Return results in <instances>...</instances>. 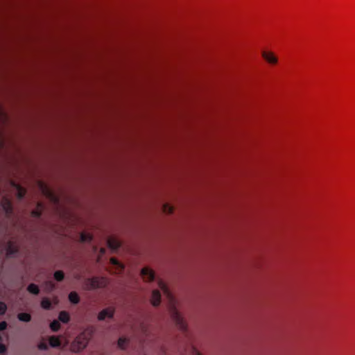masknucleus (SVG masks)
Masks as SVG:
<instances>
[{"mask_svg":"<svg viewBox=\"0 0 355 355\" xmlns=\"http://www.w3.org/2000/svg\"><path fill=\"white\" fill-rule=\"evenodd\" d=\"M158 284L161 290L163 291L164 295L168 299L170 304V311L172 317L174 318V320H175L177 323L180 325L181 328H184V326L182 322V319L180 314L176 311L175 308L174 307L173 297L171 293L170 292L167 286L164 282L159 281Z\"/></svg>","mask_w":355,"mask_h":355,"instance_id":"f257e3e1","label":"nucleus"},{"mask_svg":"<svg viewBox=\"0 0 355 355\" xmlns=\"http://www.w3.org/2000/svg\"><path fill=\"white\" fill-rule=\"evenodd\" d=\"M89 338L85 333L78 336L70 345V350L73 352H79L87 346Z\"/></svg>","mask_w":355,"mask_h":355,"instance_id":"f03ea898","label":"nucleus"},{"mask_svg":"<svg viewBox=\"0 0 355 355\" xmlns=\"http://www.w3.org/2000/svg\"><path fill=\"white\" fill-rule=\"evenodd\" d=\"M38 187L42 191V193L53 202H57L58 199L57 196L53 193L51 189L44 182L40 181L38 182Z\"/></svg>","mask_w":355,"mask_h":355,"instance_id":"7ed1b4c3","label":"nucleus"},{"mask_svg":"<svg viewBox=\"0 0 355 355\" xmlns=\"http://www.w3.org/2000/svg\"><path fill=\"white\" fill-rule=\"evenodd\" d=\"M262 58L266 62L272 65H275L278 62V58L274 52L264 50L261 53Z\"/></svg>","mask_w":355,"mask_h":355,"instance_id":"20e7f679","label":"nucleus"},{"mask_svg":"<svg viewBox=\"0 0 355 355\" xmlns=\"http://www.w3.org/2000/svg\"><path fill=\"white\" fill-rule=\"evenodd\" d=\"M141 275L146 282H150L154 279V272L149 268H144L141 271Z\"/></svg>","mask_w":355,"mask_h":355,"instance_id":"39448f33","label":"nucleus"},{"mask_svg":"<svg viewBox=\"0 0 355 355\" xmlns=\"http://www.w3.org/2000/svg\"><path fill=\"white\" fill-rule=\"evenodd\" d=\"M110 263L112 264L113 267L110 269V272L112 273H120L123 269V266L119 263L116 259L111 258Z\"/></svg>","mask_w":355,"mask_h":355,"instance_id":"423d86ee","label":"nucleus"},{"mask_svg":"<svg viewBox=\"0 0 355 355\" xmlns=\"http://www.w3.org/2000/svg\"><path fill=\"white\" fill-rule=\"evenodd\" d=\"M105 284L106 279L104 278L94 277L90 280V286L93 288L103 287Z\"/></svg>","mask_w":355,"mask_h":355,"instance_id":"0eeeda50","label":"nucleus"},{"mask_svg":"<svg viewBox=\"0 0 355 355\" xmlns=\"http://www.w3.org/2000/svg\"><path fill=\"white\" fill-rule=\"evenodd\" d=\"M114 315V309L108 308L101 311L98 315V320H104L106 318H112Z\"/></svg>","mask_w":355,"mask_h":355,"instance_id":"6e6552de","label":"nucleus"},{"mask_svg":"<svg viewBox=\"0 0 355 355\" xmlns=\"http://www.w3.org/2000/svg\"><path fill=\"white\" fill-rule=\"evenodd\" d=\"M107 244H108V246L113 249V250H115L116 248H118L119 246H120V241L118 239L117 237L116 236H110L109 237V239H107Z\"/></svg>","mask_w":355,"mask_h":355,"instance_id":"1a4fd4ad","label":"nucleus"},{"mask_svg":"<svg viewBox=\"0 0 355 355\" xmlns=\"http://www.w3.org/2000/svg\"><path fill=\"white\" fill-rule=\"evenodd\" d=\"M161 295L158 291L155 290L153 291L151 297V304L153 306H157L160 303Z\"/></svg>","mask_w":355,"mask_h":355,"instance_id":"9d476101","label":"nucleus"},{"mask_svg":"<svg viewBox=\"0 0 355 355\" xmlns=\"http://www.w3.org/2000/svg\"><path fill=\"white\" fill-rule=\"evenodd\" d=\"M17 245L16 243L13 242H9L8 244L7 250H6V254L7 255L12 254V253L17 251Z\"/></svg>","mask_w":355,"mask_h":355,"instance_id":"9b49d317","label":"nucleus"},{"mask_svg":"<svg viewBox=\"0 0 355 355\" xmlns=\"http://www.w3.org/2000/svg\"><path fill=\"white\" fill-rule=\"evenodd\" d=\"M49 345L53 347H59L61 344L59 338L54 336L49 337Z\"/></svg>","mask_w":355,"mask_h":355,"instance_id":"f8f14e48","label":"nucleus"},{"mask_svg":"<svg viewBox=\"0 0 355 355\" xmlns=\"http://www.w3.org/2000/svg\"><path fill=\"white\" fill-rule=\"evenodd\" d=\"M69 300L73 304H77L79 302L78 295L76 292H71L69 295Z\"/></svg>","mask_w":355,"mask_h":355,"instance_id":"ddd939ff","label":"nucleus"},{"mask_svg":"<svg viewBox=\"0 0 355 355\" xmlns=\"http://www.w3.org/2000/svg\"><path fill=\"white\" fill-rule=\"evenodd\" d=\"M59 320L62 322H68L69 320V315L66 311H61L59 314Z\"/></svg>","mask_w":355,"mask_h":355,"instance_id":"4468645a","label":"nucleus"},{"mask_svg":"<svg viewBox=\"0 0 355 355\" xmlns=\"http://www.w3.org/2000/svg\"><path fill=\"white\" fill-rule=\"evenodd\" d=\"M17 318L21 321L28 322L31 320V315L26 313H19Z\"/></svg>","mask_w":355,"mask_h":355,"instance_id":"2eb2a0df","label":"nucleus"},{"mask_svg":"<svg viewBox=\"0 0 355 355\" xmlns=\"http://www.w3.org/2000/svg\"><path fill=\"white\" fill-rule=\"evenodd\" d=\"M128 344V340L124 338H120L118 340V346L119 348L124 349Z\"/></svg>","mask_w":355,"mask_h":355,"instance_id":"dca6fc26","label":"nucleus"},{"mask_svg":"<svg viewBox=\"0 0 355 355\" xmlns=\"http://www.w3.org/2000/svg\"><path fill=\"white\" fill-rule=\"evenodd\" d=\"M28 291L33 294H37L39 293L38 286L34 284H31L28 286Z\"/></svg>","mask_w":355,"mask_h":355,"instance_id":"f3484780","label":"nucleus"},{"mask_svg":"<svg viewBox=\"0 0 355 355\" xmlns=\"http://www.w3.org/2000/svg\"><path fill=\"white\" fill-rule=\"evenodd\" d=\"M42 205L41 203H38L37 209L32 211V215L34 216H39L42 213Z\"/></svg>","mask_w":355,"mask_h":355,"instance_id":"a211bd4d","label":"nucleus"},{"mask_svg":"<svg viewBox=\"0 0 355 355\" xmlns=\"http://www.w3.org/2000/svg\"><path fill=\"white\" fill-rule=\"evenodd\" d=\"M60 322L58 320H53L50 324V328L53 331H58L60 329Z\"/></svg>","mask_w":355,"mask_h":355,"instance_id":"6ab92c4d","label":"nucleus"},{"mask_svg":"<svg viewBox=\"0 0 355 355\" xmlns=\"http://www.w3.org/2000/svg\"><path fill=\"white\" fill-rule=\"evenodd\" d=\"M81 240L83 241H90L92 239V235L89 232H84L81 234Z\"/></svg>","mask_w":355,"mask_h":355,"instance_id":"aec40b11","label":"nucleus"},{"mask_svg":"<svg viewBox=\"0 0 355 355\" xmlns=\"http://www.w3.org/2000/svg\"><path fill=\"white\" fill-rule=\"evenodd\" d=\"M41 306L45 309H48L51 307V302L48 299H43L41 302Z\"/></svg>","mask_w":355,"mask_h":355,"instance_id":"412c9836","label":"nucleus"},{"mask_svg":"<svg viewBox=\"0 0 355 355\" xmlns=\"http://www.w3.org/2000/svg\"><path fill=\"white\" fill-rule=\"evenodd\" d=\"M54 277L57 281H61L64 278V273L61 270H58L54 273Z\"/></svg>","mask_w":355,"mask_h":355,"instance_id":"4be33fe9","label":"nucleus"},{"mask_svg":"<svg viewBox=\"0 0 355 355\" xmlns=\"http://www.w3.org/2000/svg\"><path fill=\"white\" fill-rule=\"evenodd\" d=\"M17 190V195L19 198L23 197L26 194V190L23 187H20L19 185H16Z\"/></svg>","mask_w":355,"mask_h":355,"instance_id":"5701e85b","label":"nucleus"},{"mask_svg":"<svg viewBox=\"0 0 355 355\" xmlns=\"http://www.w3.org/2000/svg\"><path fill=\"white\" fill-rule=\"evenodd\" d=\"M173 207L168 204H165L163 206V211L166 214L172 213Z\"/></svg>","mask_w":355,"mask_h":355,"instance_id":"b1692460","label":"nucleus"},{"mask_svg":"<svg viewBox=\"0 0 355 355\" xmlns=\"http://www.w3.org/2000/svg\"><path fill=\"white\" fill-rule=\"evenodd\" d=\"M3 206L7 213H8L11 211L12 206H11L10 202H9V201L3 202Z\"/></svg>","mask_w":355,"mask_h":355,"instance_id":"393cba45","label":"nucleus"},{"mask_svg":"<svg viewBox=\"0 0 355 355\" xmlns=\"http://www.w3.org/2000/svg\"><path fill=\"white\" fill-rule=\"evenodd\" d=\"M6 304L3 302H0V315L4 314L6 313Z\"/></svg>","mask_w":355,"mask_h":355,"instance_id":"a878e982","label":"nucleus"},{"mask_svg":"<svg viewBox=\"0 0 355 355\" xmlns=\"http://www.w3.org/2000/svg\"><path fill=\"white\" fill-rule=\"evenodd\" d=\"M47 344L44 341H42L38 344V348L40 349H47Z\"/></svg>","mask_w":355,"mask_h":355,"instance_id":"bb28decb","label":"nucleus"},{"mask_svg":"<svg viewBox=\"0 0 355 355\" xmlns=\"http://www.w3.org/2000/svg\"><path fill=\"white\" fill-rule=\"evenodd\" d=\"M6 327H7L6 322L3 321V322H0V331H3V330L6 329Z\"/></svg>","mask_w":355,"mask_h":355,"instance_id":"cd10ccee","label":"nucleus"},{"mask_svg":"<svg viewBox=\"0 0 355 355\" xmlns=\"http://www.w3.org/2000/svg\"><path fill=\"white\" fill-rule=\"evenodd\" d=\"M6 347L4 345L0 344V354L5 352Z\"/></svg>","mask_w":355,"mask_h":355,"instance_id":"c85d7f7f","label":"nucleus"},{"mask_svg":"<svg viewBox=\"0 0 355 355\" xmlns=\"http://www.w3.org/2000/svg\"><path fill=\"white\" fill-rule=\"evenodd\" d=\"M101 253H104L105 252V249L104 248H101Z\"/></svg>","mask_w":355,"mask_h":355,"instance_id":"c756f323","label":"nucleus"},{"mask_svg":"<svg viewBox=\"0 0 355 355\" xmlns=\"http://www.w3.org/2000/svg\"><path fill=\"white\" fill-rule=\"evenodd\" d=\"M196 355H200L199 353H198Z\"/></svg>","mask_w":355,"mask_h":355,"instance_id":"7c9ffc66","label":"nucleus"}]
</instances>
